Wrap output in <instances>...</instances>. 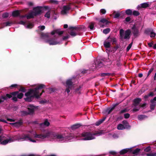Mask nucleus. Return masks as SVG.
<instances>
[{"label":"nucleus","instance_id":"obj_1","mask_svg":"<svg viewBox=\"0 0 156 156\" xmlns=\"http://www.w3.org/2000/svg\"><path fill=\"white\" fill-rule=\"evenodd\" d=\"M35 137L39 138L41 141L44 140L46 138H49L53 140L62 142L73 140V137L72 135L69 136H66L64 134H61L48 131L45 132L43 134H36Z\"/></svg>","mask_w":156,"mask_h":156},{"label":"nucleus","instance_id":"obj_2","mask_svg":"<svg viewBox=\"0 0 156 156\" xmlns=\"http://www.w3.org/2000/svg\"><path fill=\"white\" fill-rule=\"evenodd\" d=\"M45 86L43 84H39L35 88L30 89L25 94V96L27 97L25 98V100L27 101H32L34 98H38L42 94V93L40 94V90L44 88Z\"/></svg>","mask_w":156,"mask_h":156},{"label":"nucleus","instance_id":"obj_3","mask_svg":"<svg viewBox=\"0 0 156 156\" xmlns=\"http://www.w3.org/2000/svg\"><path fill=\"white\" fill-rule=\"evenodd\" d=\"M104 133L103 131L96 132H84L79 135L81 138V140H89L94 139L96 136H99Z\"/></svg>","mask_w":156,"mask_h":156},{"label":"nucleus","instance_id":"obj_4","mask_svg":"<svg viewBox=\"0 0 156 156\" xmlns=\"http://www.w3.org/2000/svg\"><path fill=\"white\" fill-rule=\"evenodd\" d=\"M36 134H37L35 132L34 133L30 131H28L22 134L21 136H17L16 140L19 141H29L35 143L36 142V141L32 139L33 135L34 138L37 139V140L41 141L40 140L39 138L35 137V135Z\"/></svg>","mask_w":156,"mask_h":156},{"label":"nucleus","instance_id":"obj_5","mask_svg":"<svg viewBox=\"0 0 156 156\" xmlns=\"http://www.w3.org/2000/svg\"><path fill=\"white\" fill-rule=\"evenodd\" d=\"M69 30L70 35L74 37L77 35H80L83 31H85V27L84 26L72 27L70 26L69 28Z\"/></svg>","mask_w":156,"mask_h":156},{"label":"nucleus","instance_id":"obj_6","mask_svg":"<svg viewBox=\"0 0 156 156\" xmlns=\"http://www.w3.org/2000/svg\"><path fill=\"white\" fill-rule=\"evenodd\" d=\"M14 140L11 138L7 139L6 136L0 134V144L5 145L8 143L13 142Z\"/></svg>","mask_w":156,"mask_h":156},{"label":"nucleus","instance_id":"obj_7","mask_svg":"<svg viewBox=\"0 0 156 156\" xmlns=\"http://www.w3.org/2000/svg\"><path fill=\"white\" fill-rule=\"evenodd\" d=\"M124 30L121 29L120 30V35L121 38H124V39H129L130 38V35L131 33V31L130 30H126L124 36Z\"/></svg>","mask_w":156,"mask_h":156},{"label":"nucleus","instance_id":"obj_8","mask_svg":"<svg viewBox=\"0 0 156 156\" xmlns=\"http://www.w3.org/2000/svg\"><path fill=\"white\" fill-rule=\"evenodd\" d=\"M74 79L73 78L69 79L67 80L66 82V89L65 91L68 94L70 91V90L72 89L73 86V83Z\"/></svg>","mask_w":156,"mask_h":156},{"label":"nucleus","instance_id":"obj_9","mask_svg":"<svg viewBox=\"0 0 156 156\" xmlns=\"http://www.w3.org/2000/svg\"><path fill=\"white\" fill-rule=\"evenodd\" d=\"M94 63L93 64V66H91V67H94V68H100L104 66L102 60L97 59L94 61Z\"/></svg>","mask_w":156,"mask_h":156},{"label":"nucleus","instance_id":"obj_10","mask_svg":"<svg viewBox=\"0 0 156 156\" xmlns=\"http://www.w3.org/2000/svg\"><path fill=\"white\" fill-rule=\"evenodd\" d=\"M42 7L41 6H37L36 7H34L33 9V12L35 16H36L38 15H41L42 12L41 9Z\"/></svg>","mask_w":156,"mask_h":156},{"label":"nucleus","instance_id":"obj_11","mask_svg":"<svg viewBox=\"0 0 156 156\" xmlns=\"http://www.w3.org/2000/svg\"><path fill=\"white\" fill-rule=\"evenodd\" d=\"M70 4L68 5H64L63 7L62 10L61 11V13L63 14H66L68 11L71 9V7Z\"/></svg>","mask_w":156,"mask_h":156},{"label":"nucleus","instance_id":"obj_12","mask_svg":"<svg viewBox=\"0 0 156 156\" xmlns=\"http://www.w3.org/2000/svg\"><path fill=\"white\" fill-rule=\"evenodd\" d=\"M132 32L135 37L138 36L139 33V29L135 25L132 27Z\"/></svg>","mask_w":156,"mask_h":156},{"label":"nucleus","instance_id":"obj_13","mask_svg":"<svg viewBox=\"0 0 156 156\" xmlns=\"http://www.w3.org/2000/svg\"><path fill=\"white\" fill-rule=\"evenodd\" d=\"M106 41L109 42L110 43L112 42L113 45H116L117 44V39L114 37H110L109 36L107 38Z\"/></svg>","mask_w":156,"mask_h":156},{"label":"nucleus","instance_id":"obj_14","mask_svg":"<svg viewBox=\"0 0 156 156\" xmlns=\"http://www.w3.org/2000/svg\"><path fill=\"white\" fill-rule=\"evenodd\" d=\"M46 42L48 43L50 45H55L59 44L58 42L55 41V39L53 38L47 40Z\"/></svg>","mask_w":156,"mask_h":156},{"label":"nucleus","instance_id":"obj_15","mask_svg":"<svg viewBox=\"0 0 156 156\" xmlns=\"http://www.w3.org/2000/svg\"><path fill=\"white\" fill-rule=\"evenodd\" d=\"M151 105L150 108L152 110L154 109L155 106L156 105V96L154 98L150 101Z\"/></svg>","mask_w":156,"mask_h":156},{"label":"nucleus","instance_id":"obj_16","mask_svg":"<svg viewBox=\"0 0 156 156\" xmlns=\"http://www.w3.org/2000/svg\"><path fill=\"white\" fill-rule=\"evenodd\" d=\"M150 5L148 2H145L139 5L137 7V8L139 9L141 8H146L149 6Z\"/></svg>","mask_w":156,"mask_h":156},{"label":"nucleus","instance_id":"obj_17","mask_svg":"<svg viewBox=\"0 0 156 156\" xmlns=\"http://www.w3.org/2000/svg\"><path fill=\"white\" fill-rule=\"evenodd\" d=\"M12 96H16L18 98L21 99L23 96V94L22 93H19L18 92H14L11 93Z\"/></svg>","mask_w":156,"mask_h":156},{"label":"nucleus","instance_id":"obj_18","mask_svg":"<svg viewBox=\"0 0 156 156\" xmlns=\"http://www.w3.org/2000/svg\"><path fill=\"white\" fill-rule=\"evenodd\" d=\"M36 108V107L34 106L31 105H29L28 108V113L30 114L33 113Z\"/></svg>","mask_w":156,"mask_h":156},{"label":"nucleus","instance_id":"obj_19","mask_svg":"<svg viewBox=\"0 0 156 156\" xmlns=\"http://www.w3.org/2000/svg\"><path fill=\"white\" fill-rule=\"evenodd\" d=\"M132 151V148H126L121 150L120 152V154L121 155L127 152H131Z\"/></svg>","mask_w":156,"mask_h":156},{"label":"nucleus","instance_id":"obj_20","mask_svg":"<svg viewBox=\"0 0 156 156\" xmlns=\"http://www.w3.org/2000/svg\"><path fill=\"white\" fill-rule=\"evenodd\" d=\"M50 124V123L48 121V120L46 119L45 120L44 122L40 124V125L41 127H45L49 126Z\"/></svg>","mask_w":156,"mask_h":156},{"label":"nucleus","instance_id":"obj_21","mask_svg":"<svg viewBox=\"0 0 156 156\" xmlns=\"http://www.w3.org/2000/svg\"><path fill=\"white\" fill-rule=\"evenodd\" d=\"M12 97V95L7 94L6 96H4L2 97L0 99V103L4 101V100L6 99L7 98H10Z\"/></svg>","mask_w":156,"mask_h":156},{"label":"nucleus","instance_id":"obj_22","mask_svg":"<svg viewBox=\"0 0 156 156\" xmlns=\"http://www.w3.org/2000/svg\"><path fill=\"white\" fill-rule=\"evenodd\" d=\"M22 122L20 121L16 122L10 123L9 124L14 126L18 127L20 126L22 124Z\"/></svg>","mask_w":156,"mask_h":156},{"label":"nucleus","instance_id":"obj_23","mask_svg":"<svg viewBox=\"0 0 156 156\" xmlns=\"http://www.w3.org/2000/svg\"><path fill=\"white\" fill-rule=\"evenodd\" d=\"M20 11L19 10H15L12 12V16L14 17H16L20 16Z\"/></svg>","mask_w":156,"mask_h":156},{"label":"nucleus","instance_id":"obj_24","mask_svg":"<svg viewBox=\"0 0 156 156\" xmlns=\"http://www.w3.org/2000/svg\"><path fill=\"white\" fill-rule=\"evenodd\" d=\"M146 105V103H144L141 106L138 105L137 106H135L136 107L133 109V111L135 112L139 111L140 107H144Z\"/></svg>","mask_w":156,"mask_h":156},{"label":"nucleus","instance_id":"obj_25","mask_svg":"<svg viewBox=\"0 0 156 156\" xmlns=\"http://www.w3.org/2000/svg\"><path fill=\"white\" fill-rule=\"evenodd\" d=\"M34 15L32 11L29 13L26 16V17L27 19H30L31 18H33L34 17Z\"/></svg>","mask_w":156,"mask_h":156},{"label":"nucleus","instance_id":"obj_26","mask_svg":"<svg viewBox=\"0 0 156 156\" xmlns=\"http://www.w3.org/2000/svg\"><path fill=\"white\" fill-rule=\"evenodd\" d=\"M141 99L140 98H136L134 100V106H137L139 103L140 102Z\"/></svg>","mask_w":156,"mask_h":156},{"label":"nucleus","instance_id":"obj_27","mask_svg":"<svg viewBox=\"0 0 156 156\" xmlns=\"http://www.w3.org/2000/svg\"><path fill=\"white\" fill-rule=\"evenodd\" d=\"M104 47L106 48H109L111 47V44L109 42L105 41L104 44Z\"/></svg>","mask_w":156,"mask_h":156},{"label":"nucleus","instance_id":"obj_28","mask_svg":"<svg viewBox=\"0 0 156 156\" xmlns=\"http://www.w3.org/2000/svg\"><path fill=\"white\" fill-rule=\"evenodd\" d=\"M115 106L116 105H115L113 107L107 108L106 111V112L107 113V114H110L111 112H112V111H113V110L114 109Z\"/></svg>","mask_w":156,"mask_h":156},{"label":"nucleus","instance_id":"obj_29","mask_svg":"<svg viewBox=\"0 0 156 156\" xmlns=\"http://www.w3.org/2000/svg\"><path fill=\"white\" fill-rule=\"evenodd\" d=\"M108 137H111L112 136V137L114 139H117L119 137V136L117 134L114 133L112 135L111 134L109 133L108 135Z\"/></svg>","mask_w":156,"mask_h":156},{"label":"nucleus","instance_id":"obj_30","mask_svg":"<svg viewBox=\"0 0 156 156\" xmlns=\"http://www.w3.org/2000/svg\"><path fill=\"white\" fill-rule=\"evenodd\" d=\"M99 23H105V24L107 25L109 23V22L105 18H103L101 20L99 21Z\"/></svg>","mask_w":156,"mask_h":156},{"label":"nucleus","instance_id":"obj_31","mask_svg":"<svg viewBox=\"0 0 156 156\" xmlns=\"http://www.w3.org/2000/svg\"><path fill=\"white\" fill-rule=\"evenodd\" d=\"M41 37L43 39L47 38L48 37V33H41Z\"/></svg>","mask_w":156,"mask_h":156},{"label":"nucleus","instance_id":"obj_32","mask_svg":"<svg viewBox=\"0 0 156 156\" xmlns=\"http://www.w3.org/2000/svg\"><path fill=\"white\" fill-rule=\"evenodd\" d=\"M117 128L118 130H123L126 128L124 125L122 124H120L118 125Z\"/></svg>","mask_w":156,"mask_h":156},{"label":"nucleus","instance_id":"obj_33","mask_svg":"<svg viewBox=\"0 0 156 156\" xmlns=\"http://www.w3.org/2000/svg\"><path fill=\"white\" fill-rule=\"evenodd\" d=\"M140 149L139 148H137L134 150L133 151H132L131 152H132V153L134 154L137 155L140 151Z\"/></svg>","mask_w":156,"mask_h":156},{"label":"nucleus","instance_id":"obj_34","mask_svg":"<svg viewBox=\"0 0 156 156\" xmlns=\"http://www.w3.org/2000/svg\"><path fill=\"white\" fill-rule=\"evenodd\" d=\"M125 13L128 15H132L133 12L131 10L128 9L126 10Z\"/></svg>","mask_w":156,"mask_h":156},{"label":"nucleus","instance_id":"obj_35","mask_svg":"<svg viewBox=\"0 0 156 156\" xmlns=\"http://www.w3.org/2000/svg\"><path fill=\"white\" fill-rule=\"evenodd\" d=\"M122 122L123 124V125L124 126L125 128H128L130 127V126L129 125L127 122L126 121H123Z\"/></svg>","mask_w":156,"mask_h":156},{"label":"nucleus","instance_id":"obj_36","mask_svg":"<svg viewBox=\"0 0 156 156\" xmlns=\"http://www.w3.org/2000/svg\"><path fill=\"white\" fill-rule=\"evenodd\" d=\"M146 118H147V116L144 115H140L138 116V119L140 120H142Z\"/></svg>","mask_w":156,"mask_h":156},{"label":"nucleus","instance_id":"obj_37","mask_svg":"<svg viewBox=\"0 0 156 156\" xmlns=\"http://www.w3.org/2000/svg\"><path fill=\"white\" fill-rule=\"evenodd\" d=\"M110 29L109 28H107L103 30V32L105 34H108L110 31Z\"/></svg>","mask_w":156,"mask_h":156},{"label":"nucleus","instance_id":"obj_38","mask_svg":"<svg viewBox=\"0 0 156 156\" xmlns=\"http://www.w3.org/2000/svg\"><path fill=\"white\" fill-rule=\"evenodd\" d=\"M152 30H153L151 29H147L145 30L144 33L147 35H149L150 34Z\"/></svg>","mask_w":156,"mask_h":156},{"label":"nucleus","instance_id":"obj_39","mask_svg":"<svg viewBox=\"0 0 156 156\" xmlns=\"http://www.w3.org/2000/svg\"><path fill=\"white\" fill-rule=\"evenodd\" d=\"M140 14V13L138 11L136 10L133 11L132 13V15L135 16H138Z\"/></svg>","mask_w":156,"mask_h":156},{"label":"nucleus","instance_id":"obj_40","mask_svg":"<svg viewBox=\"0 0 156 156\" xmlns=\"http://www.w3.org/2000/svg\"><path fill=\"white\" fill-rule=\"evenodd\" d=\"M105 118L102 119L101 120H100L99 121H98L96 123V125L97 126H99V125H100L101 123L105 120Z\"/></svg>","mask_w":156,"mask_h":156},{"label":"nucleus","instance_id":"obj_41","mask_svg":"<svg viewBox=\"0 0 156 156\" xmlns=\"http://www.w3.org/2000/svg\"><path fill=\"white\" fill-rule=\"evenodd\" d=\"M9 16V14L7 12H5L2 15V17L4 19H6Z\"/></svg>","mask_w":156,"mask_h":156},{"label":"nucleus","instance_id":"obj_42","mask_svg":"<svg viewBox=\"0 0 156 156\" xmlns=\"http://www.w3.org/2000/svg\"><path fill=\"white\" fill-rule=\"evenodd\" d=\"M79 126H80L79 124H76L72 126H71V128L73 129H75L78 128Z\"/></svg>","mask_w":156,"mask_h":156},{"label":"nucleus","instance_id":"obj_43","mask_svg":"<svg viewBox=\"0 0 156 156\" xmlns=\"http://www.w3.org/2000/svg\"><path fill=\"white\" fill-rule=\"evenodd\" d=\"M81 87L80 86L79 87L77 88L75 90L76 92L78 94H80Z\"/></svg>","mask_w":156,"mask_h":156},{"label":"nucleus","instance_id":"obj_44","mask_svg":"<svg viewBox=\"0 0 156 156\" xmlns=\"http://www.w3.org/2000/svg\"><path fill=\"white\" fill-rule=\"evenodd\" d=\"M20 113L22 115H25L29 114L28 112L26 111H22L20 112Z\"/></svg>","mask_w":156,"mask_h":156},{"label":"nucleus","instance_id":"obj_45","mask_svg":"<svg viewBox=\"0 0 156 156\" xmlns=\"http://www.w3.org/2000/svg\"><path fill=\"white\" fill-rule=\"evenodd\" d=\"M94 23H91L90 25L88 26V27H89V28L91 30H93L94 28Z\"/></svg>","mask_w":156,"mask_h":156},{"label":"nucleus","instance_id":"obj_46","mask_svg":"<svg viewBox=\"0 0 156 156\" xmlns=\"http://www.w3.org/2000/svg\"><path fill=\"white\" fill-rule=\"evenodd\" d=\"M133 44V42H132L126 48V51H129V50L131 48Z\"/></svg>","mask_w":156,"mask_h":156},{"label":"nucleus","instance_id":"obj_47","mask_svg":"<svg viewBox=\"0 0 156 156\" xmlns=\"http://www.w3.org/2000/svg\"><path fill=\"white\" fill-rule=\"evenodd\" d=\"M150 34L151 38L154 37L156 35V33L152 31L151 32Z\"/></svg>","mask_w":156,"mask_h":156},{"label":"nucleus","instance_id":"obj_48","mask_svg":"<svg viewBox=\"0 0 156 156\" xmlns=\"http://www.w3.org/2000/svg\"><path fill=\"white\" fill-rule=\"evenodd\" d=\"M147 156H156V153L153 152L151 153H148L147 154Z\"/></svg>","mask_w":156,"mask_h":156},{"label":"nucleus","instance_id":"obj_49","mask_svg":"<svg viewBox=\"0 0 156 156\" xmlns=\"http://www.w3.org/2000/svg\"><path fill=\"white\" fill-rule=\"evenodd\" d=\"M13 23L12 22H5V25L6 26H10Z\"/></svg>","mask_w":156,"mask_h":156},{"label":"nucleus","instance_id":"obj_50","mask_svg":"<svg viewBox=\"0 0 156 156\" xmlns=\"http://www.w3.org/2000/svg\"><path fill=\"white\" fill-rule=\"evenodd\" d=\"M34 25L31 23H29L27 26V28H32L34 27Z\"/></svg>","mask_w":156,"mask_h":156},{"label":"nucleus","instance_id":"obj_51","mask_svg":"<svg viewBox=\"0 0 156 156\" xmlns=\"http://www.w3.org/2000/svg\"><path fill=\"white\" fill-rule=\"evenodd\" d=\"M44 16L48 18H49L50 17V12H48L46 13L44 15Z\"/></svg>","mask_w":156,"mask_h":156},{"label":"nucleus","instance_id":"obj_52","mask_svg":"<svg viewBox=\"0 0 156 156\" xmlns=\"http://www.w3.org/2000/svg\"><path fill=\"white\" fill-rule=\"evenodd\" d=\"M151 149L150 146H148L144 149V151L145 152H148L151 151Z\"/></svg>","mask_w":156,"mask_h":156},{"label":"nucleus","instance_id":"obj_53","mask_svg":"<svg viewBox=\"0 0 156 156\" xmlns=\"http://www.w3.org/2000/svg\"><path fill=\"white\" fill-rule=\"evenodd\" d=\"M100 12L102 14H105L106 12V11L104 9H101L100 10Z\"/></svg>","mask_w":156,"mask_h":156},{"label":"nucleus","instance_id":"obj_54","mask_svg":"<svg viewBox=\"0 0 156 156\" xmlns=\"http://www.w3.org/2000/svg\"><path fill=\"white\" fill-rule=\"evenodd\" d=\"M120 16V14L119 13H117L114 15V18H118Z\"/></svg>","mask_w":156,"mask_h":156},{"label":"nucleus","instance_id":"obj_55","mask_svg":"<svg viewBox=\"0 0 156 156\" xmlns=\"http://www.w3.org/2000/svg\"><path fill=\"white\" fill-rule=\"evenodd\" d=\"M38 28L40 29L41 30H43L45 29V26H39Z\"/></svg>","mask_w":156,"mask_h":156},{"label":"nucleus","instance_id":"obj_56","mask_svg":"<svg viewBox=\"0 0 156 156\" xmlns=\"http://www.w3.org/2000/svg\"><path fill=\"white\" fill-rule=\"evenodd\" d=\"M109 153L113 155H115L117 154V152L114 151H111L109 152Z\"/></svg>","mask_w":156,"mask_h":156},{"label":"nucleus","instance_id":"obj_57","mask_svg":"<svg viewBox=\"0 0 156 156\" xmlns=\"http://www.w3.org/2000/svg\"><path fill=\"white\" fill-rule=\"evenodd\" d=\"M110 75V73H104L101 74V76H108Z\"/></svg>","mask_w":156,"mask_h":156},{"label":"nucleus","instance_id":"obj_58","mask_svg":"<svg viewBox=\"0 0 156 156\" xmlns=\"http://www.w3.org/2000/svg\"><path fill=\"white\" fill-rule=\"evenodd\" d=\"M130 115L129 113L125 114L124 115V118L126 119H127L129 117Z\"/></svg>","mask_w":156,"mask_h":156},{"label":"nucleus","instance_id":"obj_59","mask_svg":"<svg viewBox=\"0 0 156 156\" xmlns=\"http://www.w3.org/2000/svg\"><path fill=\"white\" fill-rule=\"evenodd\" d=\"M116 50L114 48H113V47H112L111 49L109 50V51L110 52H112L113 53H114L116 51Z\"/></svg>","mask_w":156,"mask_h":156},{"label":"nucleus","instance_id":"obj_60","mask_svg":"<svg viewBox=\"0 0 156 156\" xmlns=\"http://www.w3.org/2000/svg\"><path fill=\"white\" fill-rule=\"evenodd\" d=\"M50 2L51 3H54L56 4H58V2L55 0H50Z\"/></svg>","mask_w":156,"mask_h":156},{"label":"nucleus","instance_id":"obj_61","mask_svg":"<svg viewBox=\"0 0 156 156\" xmlns=\"http://www.w3.org/2000/svg\"><path fill=\"white\" fill-rule=\"evenodd\" d=\"M147 44L150 47H151L152 46V45L153 44V41H152L151 42L148 43Z\"/></svg>","mask_w":156,"mask_h":156},{"label":"nucleus","instance_id":"obj_62","mask_svg":"<svg viewBox=\"0 0 156 156\" xmlns=\"http://www.w3.org/2000/svg\"><path fill=\"white\" fill-rule=\"evenodd\" d=\"M131 20V18L130 17H127L125 19V21L127 22H129Z\"/></svg>","mask_w":156,"mask_h":156},{"label":"nucleus","instance_id":"obj_63","mask_svg":"<svg viewBox=\"0 0 156 156\" xmlns=\"http://www.w3.org/2000/svg\"><path fill=\"white\" fill-rule=\"evenodd\" d=\"M26 23L25 22L22 21L21 20L20 22H19L18 24H22L23 25H24Z\"/></svg>","mask_w":156,"mask_h":156},{"label":"nucleus","instance_id":"obj_64","mask_svg":"<svg viewBox=\"0 0 156 156\" xmlns=\"http://www.w3.org/2000/svg\"><path fill=\"white\" fill-rule=\"evenodd\" d=\"M127 112V110L126 109H124L121 110L120 112V113H123Z\"/></svg>","mask_w":156,"mask_h":156}]
</instances>
